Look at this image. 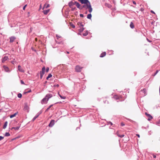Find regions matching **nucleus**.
<instances>
[{
  "label": "nucleus",
  "instance_id": "f257e3e1",
  "mask_svg": "<svg viewBox=\"0 0 160 160\" xmlns=\"http://www.w3.org/2000/svg\"><path fill=\"white\" fill-rule=\"evenodd\" d=\"M82 4H86L87 8H88V11L91 13L92 10L90 2L88 0H78Z\"/></svg>",
  "mask_w": 160,
  "mask_h": 160
},
{
  "label": "nucleus",
  "instance_id": "f03ea898",
  "mask_svg": "<svg viewBox=\"0 0 160 160\" xmlns=\"http://www.w3.org/2000/svg\"><path fill=\"white\" fill-rule=\"evenodd\" d=\"M82 67H80L79 66L77 65L76 66L75 69L77 72H80L81 71Z\"/></svg>",
  "mask_w": 160,
  "mask_h": 160
},
{
  "label": "nucleus",
  "instance_id": "7ed1b4c3",
  "mask_svg": "<svg viewBox=\"0 0 160 160\" xmlns=\"http://www.w3.org/2000/svg\"><path fill=\"white\" fill-rule=\"evenodd\" d=\"M29 107L28 106L27 103H24V110L25 111H27L28 112H29Z\"/></svg>",
  "mask_w": 160,
  "mask_h": 160
},
{
  "label": "nucleus",
  "instance_id": "20e7f679",
  "mask_svg": "<svg viewBox=\"0 0 160 160\" xmlns=\"http://www.w3.org/2000/svg\"><path fill=\"white\" fill-rule=\"evenodd\" d=\"M145 115L148 117V120L149 121H150L152 119L153 117L150 114H148L146 112L145 113Z\"/></svg>",
  "mask_w": 160,
  "mask_h": 160
},
{
  "label": "nucleus",
  "instance_id": "39448f33",
  "mask_svg": "<svg viewBox=\"0 0 160 160\" xmlns=\"http://www.w3.org/2000/svg\"><path fill=\"white\" fill-rule=\"evenodd\" d=\"M3 67L5 72H10V71L9 70V69L8 67L6 66L5 65H4L3 66Z\"/></svg>",
  "mask_w": 160,
  "mask_h": 160
},
{
  "label": "nucleus",
  "instance_id": "423d86ee",
  "mask_svg": "<svg viewBox=\"0 0 160 160\" xmlns=\"http://www.w3.org/2000/svg\"><path fill=\"white\" fill-rule=\"evenodd\" d=\"M140 93L142 94L143 96H145L147 95L146 90L145 88H144L141 91Z\"/></svg>",
  "mask_w": 160,
  "mask_h": 160
},
{
  "label": "nucleus",
  "instance_id": "0eeeda50",
  "mask_svg": "<svg viewBox=\"0 0 160 160\" xmlns=\"http://www.w3.org/2000/svg\"><path fill=\"white\" fill-rule=\"evenodd\" d=\"M55 123V121L54 120H52L50 122L48 126L49 127H52Z\"/></svg>",
  "mask_w": 160,
  "mask_h": 160
},
{
  "label": "nucleus",
  "instance_id": "6e6552de",
  "mask_svg": "<svg viewBox=\"0 0 160 160\" xmlns=\"http://www.w3.org/2000/svg\"><path fill=\"white\" fill-rule=\"evenodd\" d=\"M52 96V94L50 93H48L47 94L46 96H45V97L46 98H47V101H48L49 100V99L51 98Z\"/></svg>",
  "mask_w": 160,
  "mask_h": 160
},
{
  "label": "nucleus",
  "instance_id": "1a4fd4ad",
  "mask_svg": "<svg viewBox=\"0 0 160 160\" xmlns=\"http://www.w3.org/2000/svg\"><path fill=\"white\" fill-rule=\"evenodd\" d=\"M46 69L45 67H43L42 69V71L40 72V74L44 75Z\"/></svg>",
  "mask_w": 160,
  "mask_h": 160
},
{
  "label": "nucleus",
  "instance_id": "9d476101",
  "mask_svg": "<svg viewBox=\"0 0 160 160\" xmlns=\"http://www.w3.org/2000/svg\"><path fill=\"white\" fill-rule=\"evenodd\" d=\"M10 42H12L14 40L16 39V38L14 36H12L9 38Z\"/></svg>",
  "mask_w": 160,
  "mask_h": 160
},
{
  "label": "nucleus",
  "instance_id": "9b49d317",
  "mask_svg": "<svg viewBox=\"0 0 160 160\" xmlns=\"http://www.w3.org/2000/svg\"><path fill=\"white\" fill-rule=\"evenodd\" d=\"M74 4H75L76 5L77 8H79V9H80L81 6L79 3L76 1H75L74 2Z\"/></svg>",
  "mask_w": 160,
  "mask_h": 160
},
{
  "label": "nucleus",
  "instance_id": "f8f14e48",
  "mask_svg": "<svg viewBox=\"0 0 160 160\" xmlns=\"http://www.w3.org/2000/svg\"><path fill=\"white\" fill-rule=\"evenodd\" d=\"M18 70L20 72H24V70L21 68V66L19 65L18 66Z\"/></svg>",
  "mask_w": 160,
  "mask_h": 160
},
{
  "label": "nucleus",
  "instance_id": "ddd939ff",
  "mask_svg": "<svg viewBox=\"0 0 160 160\" xmlns=\"http://www.w3.org/2000/svg\"><path fill=\"white\" fill-rule=\"evenodd\" d=\"M8 59V57L4 56L2 59V62L4 63L5 61L7 60Z\"/></svg>",
  "mask_w": 160,
  "mask_h": 160
},
{
  "label": "nucleus",
  "instance_id": "4468645a",
  "mask_svg": "<svg viewBox=\"0 0 160 160\" xmlns=\"http://www.w3.org/2000/svg\"><path fill=\"white\" fill-rule=\"evenodd\" d=\"M74 4V2H70L68 3V5L70 8H72V6Z\"/></svg>",
  "mask_w": 160,
  "mask_h": 160
},
{
  "label": "nucleus",
  "instance_id": "2eb2a0df",
  "mask_svg": "<svg viewBox=\"0 0 160 160\" xmlns=\"http://www.w3.org/2000/svg\"><path fill=\"white\" fill-rule=\"evenodd\" d=\"M49 9H48L46 10H44L43 11V12L45 15H46L48 14V13L49 12Z\"/></svg>",
  "mask_w": 160,
  "mask_h": 160
},
{
  "label": "nucleus",
  "instance_id": "dca6fc26",
  "mask_svg": "<svg viewBox=\"0 0 160 160\" xmlns=\"http://www.w3.org/2000/svg\"><path fill=\"white\" fill-rule=\"evenodd\" d=\"M83 8H85L86 9H87L88 8H87V5L86 4H84L82 6H81L80 10H82Z\"/></svg>",
  "mask_w": 160,
  "mask_h": 160
},
{
  "label": "nucleus",
  "instance_id": "f3484780",
  "mask_svg": "<svg viewBox=\"0 0 160 160\" xmlns=\"http://www.w3.org/2000/svg\"><path fill=\"white\" fill-rule=\"evenodd\" d=\"M50 5L47 3H45L43 6V8H47L49 7Z\"/></svg>",
  "mask_w": 160,
  "mask_h": 160
},
{
  "label": "nucleus",
  "instance_id": "a211bd4d",
  "mask_svg": "<svg viewBox=\"0 0 160 160\" xmlns=\"http://www.w3.org/2000/svg\"><path fill=\"white\" fill-rule=\"evenodd\" d=\"M80 28L79 29L78 31L80 32L81 33H82V32H83V31L85 29V28L82 27H80Z\"/></svg>",
  "mask_w": 160,
  "mask_h": 160
},
{
  "label": "nucleus",
  "instance_id": "6ab92c4d",
  "mask_svg": "<svg viewBox=\"0 0 160 160\" xmlns=\"http://www.w3.org/2000/svg\"><path fill=\"white\" fill-rule=\"evenodd\" d=\"M106 54L105 52H103L100 54V57L101 58H102L105 56Z\"/></svg>",
  "mask_w": 160,
  "mask_h": 160
},
{
  "label": "nucleus",
  "instance_id": "aec40b11",
  "mask_svg": "<svg viewBox=\"0 0 160 160\" xmlns=\"http://www.w3.org/2000/svg\"><path fill=\"white\" fill-rule=\"evenodd\" d=\"M113 98L115 99L116 100H117L118 99H119V97L118 96H117V95H114L113 97Z\"/></svg>",
  "mask_w": 160,
  "mask_h": 160
},
{
  "label": "nucleus",
  "instance_id": "412c9836",
  "mask_svg": "<svg viewBox=\"0 0 160 160\" xmlns=\"http://www.w3.org/2000/svg\"><path fill=\"white\" fill-rule=\"evenodd\" d=\"M130 26L131 28H134V25L132 22H131L130 25Z\"/></svg>",
  "mask_w": 160,
  "mask_h": 160
},
{
  "label": "nucleus",
  "instance_id": "4be33fe9",
  "mask_svg": "<svg viewBox=\"0 0 160 160\" xmlns=\"http://www.w3.org/2000/svg\"><path fill=\"white\" fill-rule=\"evenodd\" d=\"M78 24L80 27H83V25L82 22H78Z\"/></svg>",
  "mask_w": 160,
  "mask_h": 160
},
{
  "label": "nucleus",
  "instance_id": "5701e85b",
  "mask_svg": "<svg viewBox=\"0 0 160 160\" xmlns=\"http://www.w3.org/2000/svg\"><path fill=\"white\" fill-rule=\"evenodd\" d=\"M7 124H8V122L7 121H6L5 122V123L4 124V125H3V129H5L7 126Z\"/></svg>",
  "mask_w": 160,
  "mask_h": 160
},
{
  "label": "nucleus",
  "instance_id": "b1692460",
  "mask_svg": "<svg viewBox=\"0 0 160 160\" xmlns=\"http://www.w3.org/2000/svg\"><path fill=\"white\" fill-rule=\"evenodd\" d=\"M17 113H18V112H17L14 113V114L11 115L10 116V118H12L15 117L16 116V115H17Z\"/></svg>",
  "mask_w": 160,
  "mask_h": 160
},
{
  "label": "nucleus",
  "instance_id": "393cba45",
  "mask_svg": "<svg viewBox=\"0 0 160 160\" xmlns=\"http://www.w3.org/2000/svg\"><path fill=\"white\" fill-rule=\"evenodd\" d=\"M92 18V14L91 13L88 14L87 16V18L89 19H91Z\"/></svg>",
  "mask_w": 160,
  "mask_h": 160
},
{
  "label": "nucleus",
  "instance_id": "a878e982",
  "mask_svg": "<svg viewBox=\"0 0 160 160\" xmlns=\"http://www.w3.org/2000/svg\"><path fill=\"white\" fill-rule=\"evenodd\" d=\"M39 116L37 114L35 115V116L32 119L33 121L35 120Z\"/></svg>",
  "mask_w": 160,
  "mask_h": 160
},
{
  "label": "nucleus",
  "instance_id": "bb28decb",
  "mask_svg": "<svg viewBox=\"0 0 160 160\" xmlns=\"http://www.w3.org/2000/svg\"><path fill=\"white\" fill-rule=\"evenodd\" d=\"M52 76V75L51 74H49L48 76L47 77L46 79L48 80L49 78H51Z\"/></svg>",
  "mask_w": 160,
  "mask_h": 160
},
{
  "label": "nucleus",
  "instance_id": "cd10ccee",
  "mask_svg": "<svg viewBox=\"0 0 160 160\" xmlns=\"http://www.w3.org/2000/svg\"><path fill=\"white\" fill-rule=\"evenodd\" d=\"M88 31H86V32L85 33H83L82 34L83 36H85L88 35Z\"/></svg>",
  "mask_w": 160,
  "mask_h": 160
},
{
  "label": "nucleus",
  "instance_id": "c85d7f7f",
  "mask_svg": "<svg viewBox=\"0 0 160 160\" xmlns=\"http://www.w3.org/2000/svg\"><path fill=\"white\" fill-rule=\"evenodd\" d=\"M47 100V98H46V97H45L42 100V102H47L48 101Z\"/></svg>",
  "mask_w": 160,
  "mask_h": 160
},
{
  "label": "nucleus",
  "instance_id": "c756f323",
  "mask_svg": "<svg viewBox=\"0 0 160 160\" xmlns=\"http://www.w3.org/2000/svg\"><path fill=\"white\" fill-rule=\"evenodd\" d=\"M53 105V104H51V105L50 106H49V107L46 110V111L45 112H47V111H48L49 109L52 107V106Z\"/></svg>",
  "mask_w": 160,
  "mask_h": 160
},
{
  "label": "nucleus",
  "instance_id": "7c9ffc66",
  "mask_svg": "<svg viewBox=\"0 0 160 160\" xmlns=\"http://www.w3.org/2000/svg\"><path fill=\"white\" fill-rule=\"evenodd\" d=\"M58 95H59V96L60 97V98H61L63 99H65L66 98V97H65V96H62L60 94H58Z\"/></svg>",
  "mask_w": 160,
  "mask_h": 160
},
{
  "label": "nucleus",
  "instance_id": "2f4dec72",
  "mask_svg": "<svg viewBox=\"0 0 160 160\" xmlns=\"http://www.w3.org/2000/svg\"><path fill=\"white\" fill-rule=\"evenodd\" d=\"M10 135V133L8 132H7L5 133V136L6 137L9 136Z\"/></svg>",
  "mask_w": 160,
  "mask_h": 160
},
{
  "label": "nucleus",
  "instance_id": "473e14b6",
  "mask_svg": "<svg viewBox=\"0 0 160 160\" xmlns=\"http://www.w3.org/2000/svg\"><path fill=\"white\" fill-rule=\"evenodd\" d=\"M22 94L20 93H18V98H21L22 97Z\"/></svg>",
  "mask_w": 160,
  "mask_h": 160
},
{
  "label": "nucleus",
  "instance_id": "72a5a7b5",
  "mask_svg": "<svg viewBox=\"0 0 160 160\" xmlns=\"http://www.w3.org/2000/svg\"><path fill=\"white\" fill-rule=\"evenodd\" d=\"M20 128V126H18V127H15L14 128V129L15 130H18Z\"/></svg>",
  "mask_w": 160,
  "mask_h": 160
},
{
  "label": "nucleus",
  "instance_id": "f704fd0d",
  "mask_svg": "<svg viewBox=\"0 0 160 160\" xmlns=\"http://www.w3.org/2000/svg\"><path fill=\"white\" fill-rule=\"evenodd\" d=\"M70 25L73 28H75V26L72 23H70Z\"/></svg>",
  "mask_w": 160,
  "mask_h": 160
},
{
  "label": "nucleus",
  "instance_id": "c9c22d12",
  "mask_svg": "<svg viewBox=\"0 0 160 160\" xmlns=\"http://www.w3.org/2000/svg\"><path fill=\"white\" fill-rule=\"evenodd\" d=\"M108 125L110 124L111 125H112L113 124H112V123L111 122L109 121V122H108Z\"/></svg>",
  "mask_w": 160,
  "mask_h": 160
},
{
  "label": "nucleus",
  "instance_id": "e433bc0d",
  "mask_svg": "<svg viewBox=\"0 0 160 160\" xmlns=\"http://www.w3.org/2000/svg\"><path fill=\"white\" fill-rule=\"evenodd\" d=\"M151 154L153 156V158H155L156 157V155L155 154H154L153 153H151Z\"/></svg>",
  "mask_w": 160,
  "mask_h": 160
},
{
  "label": "nucleus",
  "instance_id": "4c0bfd02",
  "mask_svg": "<svg viewBox=\"0 0 160 160\" xmlns=\"http://www.w3.org/2000/svg\"><path fill=\"white\" fill-rule=\"evenodd\" d=\"M42 112L41 111H40L39 112H38L37 113V114L39 116V115L42 113Z\"/></svg>",
  "mask_w": 160,
  "mask_h": 160
},
{
  "label": "nucleus",
  "instance_id": "58836bf2",
  "mask_svg": "<svg viewBox=\"0 0 160 160\" xmlns=\"http://www.w3.org/2000/svg\"><path fill=\"white\" fill-rule=\"evenodd\" d=\"M49 67H47L46 68V72H48L49 70Z\"/></svg>",
  "mask_w": 160,
  "mask_h": 160
},
{
  "label": "nucleus",
  "instance_id": "ea45409f",
  "mask_svg": "<svg viewBox=\"0 0 160 160\" xmlns=\"http://www.w3.org/2000/svg\"><path fill=\"white\" fill-rule=\"evenodd\" d=\"M56 37H57V38L58 39L59 38H61V37L60 36H59L57 34L56 35Z\"/></svg>",
  "mask_w": 160,
  "mask_h": 160
},
{
  "label": "nucleus",
  "instance_id": "a19ab883",
  "mask_svg": "<svg viewBox=\"0 0 160 160\" xmlns=\"http://www.w3.org/2000/svg\"><path fill=\"white\" fill-rule=\"evenodd\" d=\"M158 72V70H157L156 71L155 73L154 74V76H155V75H156V74Z\"/></svg>",
  "mask_w": 160,
  "mask_h": 160
},
{
  "label": "nucleus",
  "instance_id": "79ce46f5",
  "mask_svg": "<svg viewBox=\"0 0 160 160\" xmlns=\"http://www.w3.org/2000/svg\"><path fill=\"white\" fill-rule=\"evenodd\" d=\"M21 83L22 84H25L24 82L22 80H21Z\"/></svg>",
  "mask_w": 160,
  "mask_h": 160
},
{
  "label": "nucleus",
  "instance_id": "37998d69",
  "mask_svg": "<svg viewBox=\"0 0 160 160\" xmlns=\"http://www.w3.org/2000/svg\"><path fill=\"white\" fill-rule=\"evenodd\" d=\"M4 138V137L1 136H0V141L2 140Z\"/></svg>",
  "mask_w": 160,
  "mask_h": 160
},
{
  "label": "nucleus",
  "instance_id": "c03bdc74",
  "mask_svg": "<svg viewBox=\"0 0 160 160\" xmlns=\"http://www.w3.org/2000/svg\"><path fill=\"white\" fill-rule=\"evenodd\" d=\"M80 16L81 17H82V18H83L84 17V15L83 14H80Z\"/></svg>",
  "mask_w": 160,
  "mask_h": 160
},
{
  "label": "nucleus",
  "instance_id": "a18cd8bd",
  "mask_svg": "<svg viewBox=\"0 0 160 160\" xmlns=\"http://www.w3.org/2000/svg\"><path fill=\"white\" fill-rule=\"evenodd\" d=\"M124 135H120L119 137H120L121 138H123V137H124Z\"/></svg>",
  "mask_w": 160,
  "mask_h": 160
},
{
  "label": "nucleus",
  "instance_id": "49530a36",
  "mask_svg": "<svg viewBox=\"0 0 160 160\" xmlns=\"http://www.w3.org/2000/svg\"><path fill=\"white\" fill-rule=\"evenodd\" d=\"M121 126H123L125 125V124L123 122H122L121 123Z\"/></svg>",
  "mask_w": 160,
  "mask_h": 160
},
{
  "label": "nucleus",
  "instance_id": "de8ad7c7",
  "mask_svg": "<svg viewBox=\"0 0 160 160\" xmlns=\"http://www.w3.org/2000/svg\"><path fill=\"white\" fill-rule=\"evenodd\" d=\"M54 86L55 87H58L59 86V85L58 84H56V85H54Z\"/></svg>",
  "mask_w": 160,
  "mask_h": 160
},
{
  "label": "nucleus",
  "instance_id": "09e8293b",
  "mask_svg": "<svg viewBox=\"0 0 160 160\" xmlns=\"http://www.w3.org/2000/svg\"><path fill=\"white\" fill-rule=\"evenodd\" d=\"M26 6H27V5H25V6L23 7V10H24L25 9V8H26Z\"/></svg>",
  "mask_w": 160,
  "mask_h": 160
},
{
  "label": "nucleus",
  "instance_id": "8fccbe9b",
  "mask_svg": "<svg viewBox=\"0 0 160 160\" xmlns=\"http://www.w3.org/2000/svg\"><path fill=\"white\" fill-rule=\"evenodd\" d=\"M43 75H42V74H40V78L41 79H42V77H43Z\"/></svg>",
  "mask_w": 160,
  "mask_h": 160
},
{
  "label": "nucleus",
  "instance_id": "3c124183",
  "mask_svg": "<svg viewBox=\"0 0 160 160\" xmlns=\"http://www.w3.org/2000/svg\"><path fill=\"white\" fill-rule=\"evenodd\" d=\"M116 134L118 136V137H119L120 135L119 134V133H118V132H117V133H116Z\"/></svg>",
  "mask_w": 160,
  "mask_h": 160
},
{
  "label": "nucleus",
  "instance_id": "603ef678",
  "mask_svg": "<svg viewBox=\"0 0 160 160\" xmlns=\"http://www.w3.org/2000/svg\"><path fill=\"white\" fill-rule=\"evenodd\" d=\"M150 12L152 13H153V14H155V12L152 10H151Z\"/></svg>",
  "mask_w": 160,
  "mask_h": 160
},
{
  "label": "nucleus",
  "instance_id": "864d4df0",
  "mask_svg": "<svg viewBox=\"0 0 160 160\" xmlns=\"http://www.w3.org/2000/svg\"><path fill=\"white\" fill-rule=\"evenodd\" d=\"M75 8H76L75 7L74 8H72V11H73Z\"/></svg>",
  "mask_w": 160,
  "mask_h": 160
},
{
  "label": "nucleus",
  "instance_id": "5fc2aeb1",
  "mask_svg": "<svg viewBox=\"0 0 160 160\" xmlns=\"http://www.w3.org/2000/svg\"><path fill=\"white\" fill-rule=\"evenodd\" d=\"M104 103H108V101L107 100H106L105 101H104Z\"/></svg>",
  "mask_w": 160,
  "mask_h": 160
},
{
  "label": "nucleus",
  "instance_id": "6e6d98bb",
  "mask_svg": "<svg viewBox=\"0 0 160 160\" xmlns=\"http://www.w3.org/2000/svg\"><path fill=\"white\" fill-rule=\"evenodd\" d=\"M133 3L134 4H136V3L135 1H133Z\"/></svg>",
  "mask_w": 160,
  "mask_h": 160
},
{
  "label": "nucleus",
  "instance_id": "4d7b16f0",
  "mask_svg": "<svg viewBox=\"0 0 160 160\" xmlns=\"http://www.w3.org/2000/svg\"><path fill=\"white\" fill-rule=\"evenodd\" d=\"M147 40H148V42H151V41L149 40L148 38H147Z\"/></svg>",
  "mask_w": 160,
  "mask_h": 160
},
{
  "label": "nucleus",
  "instance_id": "13d9d810",
  "mask_svg": "<svg viewBox=\"0 0 160 160\" xmlns=\"http://www.w3.org/2000/svg\"><path fill=\"white\" fill-rule=\"evenodd\" d=\"M137 136L138 137V138H139L140 137V135L139 134H137Z\"/></svg>",
  "mask_w": 160,
  "mask_h": 160
},
{
  "label": "nucleus",
  "instance_id": "bf43d9fd",
  "mask_svg": "<svg viewBox=\"0 0 160 160\" xmlns=\"http://www.w3.org/2000/svg\"><path fill=\"white\" fill-rule=\"evenodd\" d=\"M31 92V90H30L29 91L27 92Z\"/></svg>",
  "mask_w": 160,
  "mask_h": 160
},
{
  "label": "nucleus",
  "instance_id": "052dcab7",
  "mask_svg": "<svg viewBox=\"0 0 160 160\" xmlns=\"http://www.w3.org/2000/svg\"><path fill=\"white\" fill-rule=\"evenodd\" d=\"M78 35H81V33L80 32H79V33L78 34Z\"/></svg>",
  "mask_w": 160,
  "mask_h": 160
},
{
  "label": "nucleus",
  "instance_id": "680f3d73",
  "mask_svg": "<svg viewBox=\"0 0 160 160\" xmlns=\"http://www.w3.org/2000/svg\"><path fill=\"white\" fill-rule=\"evenodd\" d=\"M14 127H12V128H11V130H12L13 129H14Z\"/></svg>",
  "mask_w": 160,
  "mask_h": 160
},
{
  "label": "nucleus",
  "instance_id": "e2e57ef3",
  "mask_svg": "<svg viewBox=\"0 0 160 160\" xmlns=\"http://www.w3.org/2000/svg\"><path fill=\"white\" fill-rule=\"evenodd\" d=\"M143 10V9L142 8H141V11H142Z\"/></svg>",
  "mask_w": 160,
  "mask_h": 160
},
{
  "label": "nucleus",
  "instance_id": "0e129e2a",
  "mask_svg": "<svg viewBox=\"0 0 160 160\" xmlns=\"http://www.w3.org/2000/svg\"><path fill=\"white\" fill-rule=\"evenodd\" d=\"M59 103V102H56V103H55V104H57V103Z\"/></svg>",
  "mask_w": 160,
  "mask_h": 160
},
{
  "label": "nucleus",
  "instance_id": "69168bd1",
  "mask_svg": "<svg viewBox=\"0 0 160 160\" xmlns=\"http://www.w3.org/2000/svg\"><path fill=\"white\" fill-rule=\"evenodd\" d=\"M67 53H69V52H67Z\"/></svg>",
  "mask_w": 160,
  "mask_h": 160
},
{
  "label": "nucleus",
  "instance_id": "338daca9",
  "mask_svg": "<svg viewBox=\"0 0 160 160\" xmlns=\"http://www.w3.org/2000/svg\"><path fill=\"white\" fill-rule=\"evenodd\" d=\"M47 82V81H46V82H45V83H46Z\"/></svg>",
  "mask_w": 160,
  "mask_h": 160
},
{
  "label": "nucleus",
  "instance_id": "774afa93",
  "mask_svg": "<svg viewBox=\"0 0 160 160\" xmlns=\"http://www.w3.org/2000/svg\"><path fill=\"white\" fill-rule=\"evenodd\" d=\"M159 122L160 123V119L159 120Z\"/></svg>",
  "mask_w": 160,
  "mask_h": 160
}]
</instances>
